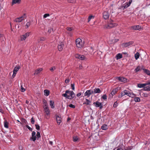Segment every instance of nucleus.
Instances as JSON below:
<instances>
[{"mask_svg":"<svg viewBox=\"0 0 150 150\" xmlns=\"http://www.w3.org/2000/svg\"><path fill=\"white\" fill-rule=\"evenodd\" d=\"M140 70V67L138 66L135 69L134 71L137 72L139 71Z\"/></svg>","mask_w":150,"mask_h":150,"instance_id":"38","label":"nucleus"},{"mask_svg":"<svg viewBox=\"0 0 150 150\" xmlns=\"http://www.w3.org/2000/svg\"><path fill=\"white\" fill-rule=\"evenodd\" d=\"M30 34V32H28L25 34L21 36V40L22 41H25L26 38L29 37Z\"/></svg>","mask_w":150,"mask_h":150,"instance_id":"4","label":"nucleus"},{"mask_svg":"<svg viewBox=\"0 0 150 150\" xmlns=\"http://www.w3.org/2000/svg\"><path fill=\"white\" fill-rule=\"evenodd\" d=\"M3 36V35L1 34H0V38L2 37Z\"/></svg>","mask_w":150,"mask_h":150,"instance_id":"64","label":"nucleus"},{"mask_svg":"<svg viewBox=\"0 0 150 150\" xmlns=\"http://www.w3.org/2000/svg\"><path fill=\"white\" fill-rule=\"evenodd\" d=\"M148 84V82H147L146 83L141 84L139 83L137 85V86L138 87L140 88H144V87H145L147 85V84Z\"/></svg>","mask_w":150,"mask_h":150,"instance_id":"14","label":"nucleus"},{"mask_svg":"<svg viewBox=\"0 0 150 150\" xmlns=\"http://www.w3.org/2000/svg\"><path fill=\"white\" fill-rule=\"evenodd\" d=\"M85 100L86 101L84 103H83V104H85L87 105H90V103H91V101L86 98Z\"/></svg>","mask_w":150,"mask_h":150,"instance_id":"27","label":"nucleus"},{"mask_svg":"<svg viewBox=\"0 0 150 150\" xmlns=\"http://www.w3.org/2000/svg\"><path fill=\"white\" fill-rule=\"evenodd\" d=\"M94 18V16L92 15H91L89 16L88 17V22H89L91 20V19L92 18Z\"/></svg>","mask_w":150,"mask_h":150,"instance_id":"35","label":"nucleus"},{"mask_svg":"<svg viewBox=\"0 0 150 150\" xmlns=\"http://www.w3.org/2000/svg\"><path fill=\"white\" fill-rule=\"evenodd\" d=\"M101 128L103 130H106L108 129V126L106 125H103L101 127Z\"/></svg>","mask_w":150,"mask_h":150,"instance_id":"25","label":"nucleus"},{"mask_svg":"<svg viewBox=\"0 0 150 150\" xmlns=\"http://www.w3.org/2000/svg\"><path fill=\"white\" fill-rule=\"evenodd\" d=\"M73 140L74 142H77L79 141V139L78 137L74 136L73 137Z\"/></svg>","mask_w":150,"mask_h":150,"instance_id":"24","label":"nucleus"},{"mask_svg":"<svg viewBox=\"0 0 150 150\" xmlns=\"http://www.w3.org/2000/svg\"><path fill=\"white\" fill-rule=\"evenodd\" d=\"M21 90L22 92H23L25 91V89L22 86H21Z\"/></svg>","mask_w":150,"mask_h":150,"instance_id":"51","label":"nucleus"},{"mask_svg":"<svg viewBox=\"0 0 150 150\" xmlns=\"http://www.w3.org/2000/svg\"><path fill=\"white\" fill-rule=\"evenodd\" d=\"M21 0H12V5L14 4H18L20 3Z\"/></svg>","mask_w":150,"mask_h":150,"instance_id":"20","label":"nucleus"},{"mask_svg":"<svg viewBox=\"0 0 150 150\" xmlns=\"http://www.w3.org/2000/svg\"><path fill=\"white\" fill-rule=\"evenodd\" d=\"M31 123L32 124H34V123L35 120L33 117H32L31 119Z\"/></svg>","mask_w":150,"mask_h":150,"instance_id":"53","label":"nucleus"},{"mask_svg":"<svg viewBox=\"0 0 150 150\" xmlns=\"http://www.w3.org/2000/svg\"><path fill=\"white\" fill-rule=\"evenodd\" d=\"M131 146L125 147L123 144L119 146L116 150H130L132 149Z\"/></svg>","mask_w":150,"mask_h":150,"instance_id":"3","label":"nucleus"},{"mask_svg":"<svg viewBox=\"0 0 150 150\" xmlns=\"http://www.w3.org/2000/svg\"><path fill=\"white\" fill-rule=\"evenodd\" d=\"M144 72L148 75H149L150 74V71L146 69H145L144 70Z\"/></svg>","mask_w":150,"mask_h":150,"instance_id":"40","label":"nucleus"},{"mask_svg":"<svg viewBox=\"0 0 150 150\" xmlns=\"http://www.w3.org/2000/svg\"><path fill=\"white\" fill-rule=\"evenodd\" d=\"M103 17L105 19L108 18L109 16V11H105L103 13Z\"/></svg>","mask_w":150,"mask_h":150,"instance_id":"7","label":"nucleus"},{"mask_svg":"<svg viewBox=\"0 0 150 150\" xmlns=\"http://www.w3.org/2000/svg\"><path fill=\"white\" fill-rule=\"evenodd\" d=\"M36 132L35 131H33L32 133V137L30 138V139L33 141H35L36 140Z\"/></svg>","mask_w":150,"mask_h":150,"instance_id":"11","label":"nucleus"},{"mask_svg":"<svg viewBox=\"0 0 150 150\" xmlns=\"http://www.w3.org/2000/svg\"><path fill=\"white\" fill-rule=\"evenodd\" d=\"M4 127L8 129V122L6 120H5L4 121Z\"/></svg>","mask_w":150,"mask_h":150,"instance_id":"22","label":"nucleus"},{"mask_svg":"<svg viewBox=\"0 0 150 150\" xmlns=\"http://www.w3.org/2000/svg\"><path fill=\"white\" fill-rule=\"evenodd\" d=\"M117 92V90L116 89H114L113 90L111 93V94H112L113 96Z\"/></svg>","mask_w":150,"mask_h":150,"instance_id":"39","label":"nucleus"},{"mask_svg":"<svg viewBox=\"0 0 150 150\" xmlns=\"http://www.w3.org/2000/svg\"><path fill=\"white\" fill-rule=\"evenodd\" d=\"M53 29H49L48 30V32L49 33H50L51 32V30H52L53 31Z\"/></svg>","mask_w":150,"mask_h":150,"instance_id":"59","label":"nucleus"},{"mask_svg":"<svg viewBox=\"0 0 150 150\" xmlns=\"http://www.w3.org/2000/svg\"><path fill=\"white\" fill-rule=\"evenodd\" d=\"M122 58V55L120 53H119L116 55V58L117 59H118Z\"/></svg>","mask_w":150,"mask_h":150,"instance_id":"26","label":"nucleus"},{"mask_svg":"<svg viewBox=\"0 0 150 150\" xmlns=\"http://www.w3.org/2000/svg\"><path fill=\"white\" fill-rule=\"evenodd\" d=\"M37 137V138H39L41 136L40 133L39 132H38L36 135V137Z\"/></svg>","mask_w":150,"mask_h":150,"instance_id":"44","label":"nucleus"},{"mask_svg":"<svg viewBox=\"0 0 150 150\" xmlns=\"http://www.w3.org/2000/svg\"><path fill=\"white\" fill-rule=\"evenodd\" d=\"M70 81V80L69 79H66L65 81V82L66 83H68Z\"/></svg>","mask_w":150,"mask_h":150,"instance_id":"55","label":"nucleus"},{"mask_svg":"<svg viewBox=\"0 0 150 150\" xmlns=\"http://www.w3.org/2000/svg\"><path fill=\"white\" fill-rule=\"evenodd\" d=\"M118 105V103L117 102V101H116L114 104L113 105V107L114 108H116Z\"/></svg>","mask_w":150,"mask_h":150,"instance_id":"41","label":"nucleus"},{"mask_svg":"<svg viewBox=\"0 0 150 150\" xmlns=\"http://www.w3.org/2000/svg\"><path fill=\"white\" fill-rule=\"evenodd\" d=\"M75 96V94L73 91L67 90L65 93L62 94V96L69 99H73Z\"/></svg>","mask_w":150,"mask_h":150,"instance_id":"1","label":"nucleus"},{"mask_svg":"<svg viewBox=\"0 0 150 150\" xmlns=\"http://www.w3.org/2000/svg\"><path fill=\"white\" fill-rule=\"evenodd\" d=\"M131 3L130 1H129V3H126L125 4H124V8H126L127 7H129L130 4H131Z\"/></svg>","mask_w":150,"mask_h":150,"instance_id":"30","label":"nucleus"},{"mask_svg":"<svg viewBox=\"0 0 150 150\" xmlns=\"http://www.w3.org/2000/svg\"><path fill=\"white\" fill-rule=\"evenodd\" d=\"M131 29H132L134 30H141L142 28L140 25H135L131 26Z\"/></svg>","mask_w":150,"mask_h":150,"instance_id":"9","label":"nucleus"},{"mask_svg":"<svg viewBox=\"0 0 150 150\" xmlns=\"http://www.w3.org/2000/svg\"><path fill=\"white\" fill-rule=\"evenodd\" d=\"M44 108L46 115H49L50 113L48 107L47 106H44Z\"/></svg>","mask_w":150,"mask_h":150,"instance_id":"15","label":"nucleus"},{"mask_svg":"<svg viewBox=\"0 0 150 150\" xmlns=\"http://www.w3.org/2000/svg\"><path fill=\"white\" fill-rule=\"evenodd\" d=\"M102 98L104 100H106L107 99V96L105 94L102 97Z\"/></svg>","mask_w":150,"mask_h":150,"instance_id":"42","label":"nucleus"},{"mask_svg":"<svg viewBox=\"0 0 150 150\" xmlns=\"http://www.w3.org/2000/svg\"><path fill=\"white\" fill-rule=\"evenodd\" d=\"M126 90L122 91L120 94L121 97H122L125 95Z\"/></svg>","mask_w":150,"mask_h":150,"instance_id":"37","label":"nucleus"},{"mask_svg":"<svg viewBox=\"0 0 150 150\" xmlns=\"http://www.w3.org/2000/svg\"><path fill=\"white\" fill-rule=\"evenodd\" d=\"M20 68V67H15L13 70V72H15L16 73L17 71H18L19 69Z\"/></svg>","mask_w":150,"mask_h":150,"instance_id":"32","label":"nucleus"},{"mask_svg":"<svg viewBox=\"0 0 150 150\" xmlns=\"http://www.w3.org/2000/svg\"><path fill=\"white\" fill-rule=\"evenodd\" d=\"M16 73L13 72V74L12 75V78H13L15 77V76L16 75Z\"/></svg>","mask_w":150,"mask_h":150,"instance_id":"56","label":"nucleus"},{"mask_svg":"<svg viewBox=\"0 0 150 150\" xmlns=\"http://www.w3.org/2000/svg\"><path fill=\"white\" fill-rule=\"evenodd\" d=\"M54 101L52 100L50 101V105L52 108H53L54 107Z\"/></svg>","mask_w":150,"mask_h":150,"instance_id":"29","label":"nucleus"},{"mask_svg":"<svg viewBox=\"0 0 150 150\" xmlns=\"http://www.w3.org/2000/svg\"><path fill=\"white\" fill-rule=\"evenodd\" d=\"M43 103L45 105L44 106H47V103L45 100H43Z\"/></svg>","mask_w":150,"mask_h":150,"instance_id":"47","label":"nucleus"},{"mask_svg":"<svg viewBox=\"0 0 150 150\" xmlns=\"http://www.w3.org/2000/svg\"><path fill=\"white\" fill-rule=\"evenodd\" d=\"M56 119L57 123L58 125H60L61 122V118L59 116H57Z\"/></svg>","mask_w":150,"mask_h":150,"instance_id":"19","label":"nucleus"},{"mask_svg":"<svg viewBox=\"0 0 150 150\" xmlns=\"http://www.w3.org/2000/svg\"><path fill=\"white\" fill-rule=\"evenodd\" d=\"M64 46V44L63 42H61L59 43L58 46V50L59 51H61L63 49V47Z\"/></svg>","mask_w":150,"mask_h":150,"instance_id":"13","label":"nucleus"},{"mask_svg":"<svg viewBox=\"0 0 150 150\" xmlns=\"http://www.w3.org/2000/svg\"><path fill=\"white\" fill-rule=\"evenodd\" d=\"M133 43V42H128L126 43L125 44V47H128L132 44Z\"/></svg>","mask_w":150,"mask_h":150,"instance_id":"28","label":"nucleus"},{"mask_svg":"<svg viewBox=\"0 0 150 150\" xmlns=\"http://www.w3.org/2000/svg\"><path fill=\"white\" fill-rule=\"evenodd\" d=\"M147 85L144 88V90L145 91H150V81H148Z\"/></svg>","mask_w":150,"mask_h":150,"instance_id":"16","label":"nucleus"},{"mask_svg":"<svg viewBox=\"0 0 150 150\" xmlns=\"http://www.w3.org/2000/svg\"><path fill=\"white\" fill-rule=\"evenodd\" d=\"M68 1L69 3H73V0H68Z\"/></svg>","mask_w":150,"mask_h":150,"instance_id":"61","label":"nucleus"},{"mask_svg":"<svg viewBox=\"0 0 150 150\" xmlns=\"http://www.w3.org/2000/svg\"><path fill=\"white\" fill-rule=\"evenodd\" d=\"M44 93L45 95L47 96L49 94L50 92L49 91L47 90H44Z\"/></svg>","mask_w":150,"mask_h":150,"instance_id":"31","label":"nucleus"},{"mask_svg":"<svg viewBox=\"0 0 150 150\" xmlns=\"http://www.w3.org/2000/svg\"><path fill=\"white\" fill-rule=\"evenodd\" d=\"M112 20L110 21V23H109L108 26V28H111L117 26V24L115 23H113Z\"/></svg>","mask_w":150,"mask_h":150,"instance_id":"12","label":"nucleus"},{"mask_svg":"<svg viewBox=\"0 0 150 150\" xmlns=\"http://www.w3.org/2000/svg\"><path fill=\"white\" fill-rule=\"evenodd\" d=\"M67 30H68L69 31H71L72 30V28L70 27L67 28Z\"/></svg>","mask_w":150,"mask_h":150,"instance_id":"57","label":"nucleus"},{"mask_svg":"<svg viewBox=\"0 0 150 150\" xmlns=\"http://www.w3.org/2000/svg\"><path fill=\"white\" fill-rule=\"evenodd\" d=\"M42 68L38 69L37 70L35 71V72L34 73V74L35 75L38 74L40 73V71H42Z\"/></svg>","mask_w":150,"mask_h":150,"instance_id":"18","label":"nucleus"},{"mask_svg":"<svg viewBox=\"0 0 150 150\" xmlns=\"http://www.w3.org/2000/svg\"><path fill=\"white\" fill-rule=\"evenodd\" d=\"M135 58L136 60H137L139 58V55L138 52L136 53L134 55Z\"/></svg>","mask_w":150,"mask_h":150,"instance_id":"34","label":"nucleus"},{"mask_svg":"<svg viewBox=\"0 0 150 150\" xmlns=\"http://www.w3.org/2000/svg\"><path fill=\"white\" fill-rule=\"evenodd\" d=\"M101 92V91L99 88H95L94 89L93 93H100Z\"/></svg>","mask_w":150,"mask_h":150,"instance_id":"21","label":"nucleus"},{"mask_svg":"<svg viewBox=\"0 0 150 150\" xmlns=\"http://www.w3.org/2000/svg\"><path fill=\"white\" fill-rule=\"evenodd\" d=\"M113 96L111 93L109 95L110 98H112Z\"/></svg>","mask_w":150,"mask_h":150,"instance_id":"62","label":"nucleus"},{"mask_svg":"<svg viewBox=\"0 0 150 150\" xmlns=\"http://www.w3.org/2000/svg\"><path fill=\"white\" fill-rule=\"evenodd\" d=\"M21 18L23 20L26 18V16L25 14L24 13L23 14V15L21 16Z\"/></svg>","mask_w":150,"mask_h":150,"instance_id":"43","label":"nucleus"},{"mask_svg":"<svg viewBox=\"0 0 150 150\" xmlns=\"http://www.w3.org/2000/svg\"><path fill=\"white\" fill-rule=\"evenodd\" d=\"M76 47L78 48H81L83 47V44L80 38H78L76 39Z\"/></svg>","mask_w":150,"mask_h":150,"instance_id":"2","label":"nucleus"},{"mask_svg":"<svg viewBox=\"0 0 150 150\" xmlns=\"http://www.w3.org/2000/svg\"><path fill=\"white\" fill-rule=\"evenodd\" d=\"M75 57L76 58L83 60L85 59V57L83 55L77 54L75 55Z\"/></svg>","mask_w":150,"mask_h":150,"instance_id":"10","label":"nucleus"},{"mask_svg":"<svg viewBox=\"0 0 150 150\" xmlns=\"http://www.w3.org/2000/svg\"><path fill=\"white\" fill-rule=\"evenodd\" d=\"M23 20L21 18V17L15 19L14 21L16 22H20Z\"/></svg>","mask_w":150,"mask_h":150,"instance_id":"23","label":"nucleus"},{"mask_svg":"<svg viewBox=\"0 0 150 150\" xmlns=\"http://www.w3.org/2000/svg\"><path fill=\"white\" fill-rule=\"evenodd\" d=\"M93 104L96 107H99L100 109H102L103 108L102 103L98 101H97L95 102H94Z\"/></svg>","mask_w":150,"mask_h":150,"instance_id":"8","label":"nucleus"},{"mask_svg":"<svg viewBox=\"0 0 150 150\" xmlns=\"http://www.w3.org/2000/svg\"><path fill=\"white\" fill-rule=\"evenodd\" d=\"M93 93V91L92 90H88L86 91V92L84 93V96H86L87 98L89 97Z\"/></svg>","mask_w":150,"mask_h":150,"instance_id":"6","label":"nucleus"},{"mask_svg":"<svg viewBox=\"0 0 150 150\" xmlns=\"http://www.w3.org/2000/svg\"><path fill=\"white\" fill-rule=\"evenodd\" d=\"M49 14H45L44 15L43 17L44 18H46L47 17L49 16Z\"/></svg>","mask_w":150,"mask_h":150,"instance_id":"54","label":"nucleus"},{"mask_svg":"<svg viewBox=\"0 0 150 150\" xmlns=\"http://www.w3.org/2000/svg\"><path fill=\"white\" fill-rule=\"evenodd\" d=\"M45 38L44 37H42L40 38V40L41 41H43L45 40Z\"/></svg>","mask_w":150,"mask_h":150,"instance_id":"58","label":"nucleus"},{"mask_svg":"<svg viewBox=\"0 0 150 150\" xmlns=\"http://www.w3.org/2000/svg\"><path fill=\"white\" fill-rule=\"evenodd\" d=\"M30 22H27L26 24V28H28L30 25Z\"/></svg>","mask_w":150,"mask_h":150,"instance_id":"45","label":"nucleus"},{"mask_svg":"<svg viewBox=\"0 0 150 150\" xmlns=\"http://www.w3.org/2000/svg\"><path fill=\"white\" fill-rule=\"evenodd\" d=\"M36 128L38 130H40V126L38 125H35Z\"/></svg>","mask_w":150,"mask_h":150,"instance_id":"48","label":"nucleus"},{"mask_svg":"<svg viewBox=\"0 0 150 150\" xmlns=\"http://www.w3.org/2000/svg\"><path fill=\"white\" fill-rule=\"evenodd\" d=\"M117 78L118 79V80H119L121 82H122L125 83L127 81V79L124 77H117Z\"/></svg>","mask_w":150,"mask_h":150,"instance_id":"17","label":"nucleus"},{"mask_svg":"<svg viewBox=\"0 0 150 150\" xmlns=\"http://www.w3.org/2000/svg\"><path fill=\"white\" fill-rule=\"evenodd\" d=\"M71 87L72 88V89L74 90L75 89L74 85V84H72L71 85Z\"/></svg>","mask_w":150,"mask_h":150,"instance_id":"52","label":"nucleus"},{"mask_svg":"<svg viewBox=\"0 0 150 150\" xmlns=\"http://www.w3.org/2000/svg\"><path fill=\"white\" fill-rule=\"evenodd\" d=\"M56 68L55 67H52L50 69V70L51 71H53Z\"/></svg>","mask_w":150,"mask_h":150,"instance_id":"50","label":"nucleus"},{"mask_svg":"<svg viewBox=\"0 0 150 150\" xmlns=\"http://www.w3.org/2000/svg\"><path fill=\"white\" fill-rule=\"evenodd\" d=\"M26 127H27V128H28V129L29 130H30V131H32V129L28 125H26Z\"/></svg>","mask_w":150,"mask_h":150,"instance_id":"49","label":"nucleus"},{"mask_svg":"<svg viewBox=\"0 0 150 150\" xmlns=\"http://www.w3.org/2000/svg\"><path fill=\"white\" fill-rule=\"evenodd\" d=\"M49 143H50V144H51V145H52V141H50V142H49Z\"/></svg>","mask_w":150,"mask_h":150,"instance_id":"63","label":"nucleus"},{"mask_svg":"<svg viewBox=\"0 0 150 150\" xmlns=\"http://www.w3.org/2000/svg\"><path fill=\"white\" fill-rule=\"evenodd\" d=\"M21 122L22 124H21L23 125L24 124H26L27 123V121L25 119H22L21 120Z\"/></svg>","mask_w":150,"mask_h":150,"instance_id":"33","label":"nucleus"},{"mask_svg":"<svg viewBox=\"0 0 150 150\" xmlns=\"http://www.w3.org/2000/svg\"><path fill=\"white\" fill-rule=\"evenodd\" d=\"M125 95L132 98H134L136 96L134 94L127 90H126Z\"/></svg>","mask_w":150,"mask_h":150,"instance_id":"5","label":"nucleus"},{"mask_svg":"<svg viewBox=\"0 0 150 150\" xmlns=\"http://www.w3.org/2000/svg\"><path fill=\"white\" fill-rule=\"evenodd\" d=\"M81 93H79L77 94V97H79L81 96Z\"/></svg>","mask_w":150,"mask_h":150,"instance_id":"60","label":"nucleus"},{"mask_svg":"<svg viewBox=\"0 0 150 150\" xmlns=\"http://www.w3.org/2000/svg\"><path fill=\"white\" fill-rule=\"evenodd\" d=\"M69 106L71 108H75V105H73L71 104H70L69 105Z\"/></svg>","mask_w":150,"mask_h":150,"instance_id":"46","label":"nucleus"},{"mask_svg":"<svg viewBox=\"0 0 150 150\" xmlns=\"http://www.w3.org/2000/svg\"><path fill=\"white\" fill-rule=\"evenodd\" d=\"M134 101L136 102H139L140 100V99L139 97H135L134 99Z\"/></svg>","mask_w":150,"mask_h":150,"instance_id":"36","label":"nucleus"}]
</instances>
